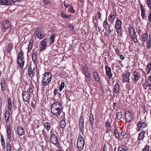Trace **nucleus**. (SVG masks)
I'll return each instance as SVG.
<instances>
[{
  "label": "nucleus",
  "instance_id": "58",
  "mask_svg": "<svg viewBox=\"0 0 151 151\" xmlns=\"http://www.w3.org/2000/svg\"><path fill=\"white\" fill-rule=\"evenodd\" d=\"M85 76L88 78H90V76H91V73L90 72H89L88 73L85 74Z\"/></svg>",
  "mask_w": 151,
  "mask_h": 151
},
{
  "label": "nucleus",
  "instance_id": "5",
  "mask_svg": "<svg viewBox=\"0 0 151 151\" xmlns=\"http://www.w3.org/2000/svg\"><path fill=\"white\" fill-rule=\"evenodd\" d=\"M22 96L24 101L27 102H29L31 95L27 91H23L22 94Z\"/></svg>",
  "mask_w": 151,
  "mask_h": 151
},
{
  "label": "nucleus",
  "instance_id": "60",
  "mask_svg": "<svg viewBox=\"0 0 151 151\" xmlns=\"http://www.w3.org/2000/svg\"><path fill=\"white\" fill-rule=\"evenodd\" d=\"M70 10L72 12H75V11L73 9V7L72 6H71L70 7Z\"/></svg>",
  "mask_w": 151,
  "mask_h": 151
},
{
  "label": "nucleus",
  "instance_id": "52",
  "mask_svg": "<svg viewBox=\"0 0 151 151\" xmlns=\"http://www.w3.org/2000/svg\"><path fill=\"white\" fill-rule=\"evenodd\" d=\"M28 92L29 93L30 95L31 94H33V90L31 87H29L28 89Z\"/></svg>",
  "mask_w": 151,
  "mask_h": 151
},
{
  "label": "nucleus",
  "instance_id": "55",
  "mask_svg": "<svg viewBox=\"0 0 151 151\" xmlns=\"http://www.w3.org/2000/svg\"><path fill=\"white\" fill-rule=\"evenodd\" d=\"M79 130L80 131L82 132V133L83 134V132H84V130H83V128H84V126H79Z\"/></svg>",
  "mask_w": 151,
  "mask_h": 151
},
{
  "label": "nucleus",
  "instance_id": "50",
  "mask_svg": "<svg viewBox=\"0 0 151 151\" xmlns=\"http://www.w3.org/2000/svg\"><path fill=\"white\" fill-rule=\"evenodd\" d=\"M111 126V124H110V122H109V121L108 119L106 122V124H105V126L106 127H110Z\"/></svg>",
  "mask_w": 151,
  "mask_h": 151
},
{
  "label": "nucleus",
  "instance_id": "38",
  "mask_svg": "<svg viewBox=\"0 0 151 151\" xmlns=\"http://www.w3.org/2000/svg\"><path fill=\"white\" fill-rule=\"evenodd\" d=\"M33 42V40H31L30 42H29L28 48V52H29V51L32 49V47L33 46L32 43Z\"/></svg>",
  "mask_w": 151,
  "mask_h": 151
},
{
  "label": "nucleus",
  "instance_id": "25",
  "mask_svg": "<svg viewBox=\"0 0 151 151\" xmlns=\"http://www.w3.org/2000/svg\"><path fill=\"white\" fill-rule=\"evenodd\" d=\"M37 53L34 52L32 54V60L35 64H36L37 62Z\"/></svg>",
  "mask_w": 151,
  "mask_h": 151
},
{
  "label": "nucleus",
  "instance_id": "48",
  "mask_svg": "<svg viewBox=\"0 0 151 151\" xmlns=\"http://www.w3.org/2000/svg\"><path fill=\"white\" fill-rule=\"evenodd\" d=\"M150 149V146L146 145L142 150V151H148Z\"/></svg>",
  "mask_w": 151,
  "mask_h": 151
},
{
  "label": "nucleus",
  "instance_id": "15",
  "mask_svg": "<svg viewBox=\"0 0 151 151\" xmlns=\"http://www.w3.org/2000/svg\"><path fill=\"white\" fill-rule=\"evenodd\" d=\"M120 86L119 83H116L114 88V92L116 93H118L120 91Z\"/></svg>",
  "mask_w": 151,
  "mask_h": 151
},
{
  "label": "nucleus",
  "instance_id": "61",
  "mask_svg": "<svg viewBox=\"0 0 151 151\" xmlns=\"http://www.w3.org/2000/svg\"><path fill=\"white\" fill-rule=\"evenodd\" d=\"M123 32V31L121 29L117 31L118 34H119L121 35L122 34Z\"/></svg>",
  "mask_w": 151,
  "mask_h": 151
},
{
  "label": "nucleus",
  "instance_id": "39",
  "mask_svg": "<svg viewBox=\"0 0 151 151\" xmlns=\"http://www.w3.org/2000/svg\"><path fill=\"white\" fill-rule=\"evenodd\" d=\"M23 51H21L18 54L17 59H24V58L23 56Z\"/></svg>",
  "mask_w": 151,
  "mask_h": 151
},
{
  "label": "nucleus",
  "instance_id": "7",
  "mask_svg": "<svg viewBox=\"0 0 151 151\" xmlns=\"http://www.w3.org/2000/svg\"><path fill=\"white\" fill-rule=\"evenodd\" d=\"M48 40L47 39H45L42 40L40 43V47L39 48V50L40 51H41L46 48V43L47 42Z\"/></svg>",
  "mask_w": 151,
  "mask_h": 151
},
{
  "label": "nucleus",
  "instance_id": "2",
  "mask_svg": "<svg viewBox=\"0 0 151 151\" xmlns=\"http://www.w3.org/2000/svg\"><path fill=\"white\" fill-rule=\"evenodd\" d=\"M52 79L51 74L49 72L45 73L43 76L42 83L43 86H47L49 84Z\"/></svg>",
  "mask_w": 151,
  "mask_h": 151
},
{
  "label": "nucleus",
  "instance_id": "59",
  "mask_svg": "<svg viewBox=\"0 0 151 151\" xmlns=\"http://www.w3.org/2000/svg\"><path fill=\"white\" fill-rule=\"evenodd\" d=\"M50 1V0H44V2L45 4H49Z\"/></svg>",
  "mask_w": 151,
  "mask_h": 151
},
{
  "label": "nucleus",
  "instance_id": "33",
  "mask_svg": "<svg viewBox=\"0 0 151 151\" xmlns=\"http://www.w3.org/2000/svg\"><path fill=\"white\" fill-rule=\"evenodd\" d=\"M145 70L147 74H149L150 72L151 71V63H149L147 66V68Z\"/></svg>",
  "mask_w": 151,
  "mask_h": 151
},
{
  "label": "nucleus",
  "instance_id": "45",
  "mask_svg": "<svg viewBox=\"0 0 151 151\" xmlns=\"http://www.w3.org/2000/svg\"><path fill=\"white\" fill-rule=\"evenodd\" d=\"M1 144L2 146L3 147H5V142L4 138L3 137L2 135H1Z\"/></svg>",
  "mask_w": 151,
  "mask_h": 151
},
{
  "label": "nucleus",
  "instance_id": "22",
  "mask_svg": "<svg viewBox=\"0 0 151 151\" xmlns=\"http://www.w3.org/2000/svg\"><path fill=\"white\" fill-rule=\"evenodd\" d=\"M128 150V147L126 146L122 145L119 147L118 151H127Z\"/></svg>",
  "mask_w": 151,
  "mask_h": 151
},
{
  "label": "nucleus",
  "instance_id": "16",
  "mask_svg": "<svg viewBox=\"0 0 151 151\" xmlns=\"http://www.w3.org/2000/svg\"><path fill=\"white\" fill-rule=\"evenodd\" d=\"M17 132L19 136H21L24 134V129L21 127H18Z\"/></svg>",
  "mask_w": 151,
  "mask_h": 151
},
{
  "label": "nucleus",
  "instance_id": "57",
  "mask_svg": "<svg viewBox=\"0 0 151 151\" xmlns=\"http://www.w3.org/2000/svg\"><path fill=\"white\" fill-rule=\"evenodd\" d=\"M69 28H70V30L73 31L74 30V27L72 25H70L68 26Z\"/></svg>",
  "mask_w": 151,
  "mask_h": 151
},
{
  "label": "nucleus",
  "instance_id": "40",
  "mask_svg": "<svg viewBox=\"0 0 151 151\" xmlns=\"http://www.w3.org/2000/svg\"><path fill=\"white\" fill-rule=\"evenodd\" d=\"M8 108L9 110H11L12 108V103L11 100L9 99H8Z\"/></svg>",
  "mask_w": 151,
  "mask_h": 151
},
{
  "label": "nucleus",
  "instance_id": "30",
  "mask_svg": "<svg viewBox=\"0 0 151 151\" xmlns=\"http://www.w3.org/2000/svg\"><path fill=\"white\" fill-rule=\"evenodd\" d=\"M148 80L145 81V83L146 84L147 87H151V76H149L148 77Z\"/></svg>",
  "mask_w": 151,
  "mask_h": 151
},
{
  "label": "nucleus",
  "instance_id": "34",
  "mask_svg": "<svg viewBox=\"0 0 151 151\" xmlns=\"http://www.w3.org/2000/svg\"><path fill=\"white\" fill-rule=\"evenodd\" d=\"M44 126L45 128L46 129L47 131H49L50 129L51 128L50 124L49 122H45L44 124Z\"/></svg>",
  "mask_w": 151,
  "mask_h": 151
},
{
  "label": "nucleus",
  "instance_id": "53",
  "mask_svg": "<svg viewBox=\"0 0 151 151\" xmlns=\"http://www.w3.org/2000/svg\"><path fill=\"white\" fill-rule=\"evenodd\" d=\"M150 40H148V41L147 43V47L150 48L151 47V44H150Z\"/></svg>",
  "mask_w": 151,
  "mask_h": 151
},
{
  "label": "nucleus",
  "instance_id": "6",
  "mask_svg": "<svg viewBox=\"0 0 151 151\" xmlns=\"http://www.w3.org/2000/svg\"><path fill=\"white\" fill-rule=\"evenodd\" d=\"M35 35L40 40H41L45 36L43 32L42 31L41 28L39 27L37 28L35 32Z\"/></svg>",
  "mask_w": 151,
  "mask_h": 151
},
{
  "label": "nucleus",
  "instance_id": "29",
  "mask_svg": "<svg viewBox=\"0 0 151 151\" xmlns=\"http://www.w3.org/2000/svg\"><path fill=\"white\" fill-rule=\"evenodd\" d=\"M66 126V122L65 120L62 119L60 122V126L63 129Z\"/></svg>",
  "mask_w": 151,
  "mask_h": 151
},
{
  "label": "nucleus",
  "instance_id": "11",
  "mask_svg": "<svg viewBox=\"0 0 151 151\" xmlns=\"http://www.w3.org/2000/svg\"><path fill=\"white\" fill-rule=\"evenodd\" d=\"M146 133V131L142 130L138 134L137 141L140 142L141 140H143Z\"/></svg>",
  "mask_w": 151,
  "mask_h": 151
},
{
  "label": "nucleus",
  "instance_id": "49",
  "mask_svg": "<svg viewBox=\"0 0 151 151\" xmlns=\"http://www.w3.org/2000/svg\"><path fill=\"white\" fill-rule=\"evenodd\" d=\"M6 147L7 151H11V146L9 143L6 144Z\"/></svg>",
  "mask_w": 151,
  "mask_h": 151
},
{
  "label": "nucleus",
  "instance_id": "17",
  "mask_svg": "<svg viewBox=\"0 0 151 151\" xmlns=\"http://www.w3.org/2000/svg\"><path fill=\"white\" fill-rule=\"evenodd\" d=\"M11 3L10 1L8 0H0V5L9 6Z\"/></svg>",
  "mask_w": 151,
  "mask_h": 151
},
{
  "label": "nucleus",
  "instance_id": "13",
  "mask_svg": "<svg viewBox=\"0 0 151 151\" xmlns=\"http://www.w3.org/2000/svg\"><path fill=\"white\" fill-rule=\"evenodd\" d=\"M116 15V13L115 12H113L111 13L109 17V20L110 22L112 23L113 22Z\"/></svg>",
  "mask_w": 151,
  "mask_h": 151
},
{
  "label": "nucleus",
  "instance_id": "10",
  "mask_svg": "<svg viewBox=\"0 0 151 151\" xmlns=\"http://www.w3.org/2000/svg\"><path fill=\"white\" fill-rule=\"evenodd\" d=\"M106 74L109 78H111L113 76V74L111 71V68L108 65H106L105 67Z\"/></svg>",
  "mask_w": 151,
  "mask_h": 151
},
{
  "label": "nucleus",
  "instance_id": "44",
  "mask_svg": "<svg viewBox=\"0 0 151 151\" xmlns=\"http://www.w3.org/2000/svg\"><path fill=\"white\" fill-rule=\"evenodd\" d=\"M88 68L87 66L86 67H83V69L84 74L89 72L88 70Z\"/></svg>",
  "mask_w": 151,
  "mask_h": 151
},
{
  "label": "nucleus",
  "instance_id": "4",
  "mask_svg": "<svg viewBox=\"0 0 151 151\" xmlns=\"http://www.w3.org/2000/svg\"><path fill=\"white\" fill-rule=\"evenodd\" d=\"M147 125V123L146 122H143L142 121H139L137 124V127L138 128L137 129V132H139L141 130H142V129L146 127Z\"/></svg>",
  "mask_w": 151,
  "mask_h": 151
},
{
  "label": "nucleus",
  "instance_id": "51",
  "mask_svg": "<svg viewBox=\"0 0 151 151\" xmlns=\"http://www.w3.org/2000/svg\"><path fill=\"white\" fill-rule=\"evenodd\" d=\"M58 90L57 88H55L54 89L53 93H54V96H56L57 93H58Z\"/></svg>",
  "mask_w": 151,
  "mask_h": 151
},
{
  "label": "nucleus",
  "instance_id": "46",
  "mask_svg": "<svg viewBox=\"0 0 151 151\" xmlns=\"http://www.w3.org/2000/svg\"><path fill=\"white\" fill-rule=\"evenodd\" d=\"M65 87V83L64 82L61 83L60 86L59 88L60 91H61Z\"/></svg>",
  "mask_w": 151,
  "mask_h": 151
},
{
  "label": "nucleus",
  "instance_id": "37",
  "mask_svg": "<svg viewBox=\"0 0 151 151\" xmlns=\"http://www.w3.org/2000/svg\"><path fill=\"white\" fill-rule=\"evenodd\" d=\"M130 73L128 74L127 73H125L124 76V78L125 81L127 83L129 82V76Z\"/></svg>",
  "mask_w": 151,
  "mask_h": 151
},
{
  "label": "nucleus",
  "instance_id": "14",
  "mask_svg": "<svg viewBox=\"0 0 151 151\" xmlns=\"http://www.w3.org/2000/svg\"><path fill=\"white\" fill-rule=\"evenodd\" d=\"M6 132L7 138L10 141L11 140V130L10 125L9 124H7L6 125Z\"/></svg>",
  "mask_w": 151,
  "mask_h": 151
},
{
  "label": "nucleus",
  "instance_id": "8",
  "mask_svg": "<svg viewBox=\"0 0 151 151\" xmlns=\"http://www.w3.org/2000/svg\"><path fill=\"white\" fill-rule=\"evenodd\" d=\"M50 141L52 144L55 145L57 143L58 141V137L54 134H51Z\"/></svg>",
  "mask_w": 151,
  "mask_h": 151
},
{
  "label": "nucleus",
  "instance_id": "31",
  "mask_svg": "<svg viewBox=\"0 0 151 151\" xmlns=\"http://www.w3.org/2000/svg\"><path fill=\"white\" fill-rule=\"evenodd\" d=\"M89 122L92 127H93V122L94 121V117L92 114H90L89 116Z\"/></svg>",
  "mask_w": 151,
  "mask_h": 151
},
{
  "label": "nucleus",
  "instance_id": "3",
  "mask_svg": "<svg viewBox=\"0 0 151 151\" xmlns=\"http://www.w3.org/2000/svg\"><path fill=\"white\" fill-rule=\"evenodd\" d=\"M84 145V139L81 135H79L78 139L77 147L80 150H82Z\"/></svg>",
  "mask_w": 151,
  "mask_h": 151
},
{
  "label": "nucleus",
  "instance_id": "36",
  "mask_svg": "<svg viewBox=\"0 0 151 151\" xmlns=\"http://www.w3.org/2000/svg\"><path fill=\"white\" fill-rule=\"evenodd\" d=\"M84 118L83 116H81L79 119V126H84Z\"/></svg>",
  "mask_w": 151,
  "mask_h": 151
},
{
  "label": "nucleus",
  "instance_id": "12",
  "mask_svg": "<svg viewBox=\"0 0 151 151\" xmlns=\"http://www.w3.org/2000/svg\"><path fill=\"white\" fill-rule=\"evenodd\" d=\"M125 117L126 120L128 122H130L132 119L133 118L132 114L128 111H126Z\"/></svg>",
  "mask_w": 151,
  "mask_h": 151
},
{
  "label": "nucleus",
  "instance_id": "62",
  "mask_svg": "<svg viewBox=\"0 0 151 151\" xmlns=\"http://www.w3.org/2000/svg\"><path fill=\"white\" fill-rule=\"evenodd\" d=\"M101 12L99 11H98L97 12V15L98 16V17L99 19H100L101 18Z\"/></svg>",
  "mask_w": 151,
  "mask_h": 151
},
{
  "label": "nucleus",
  "instance_id": "28",
  "mask_svg": "<svg viewBox=\"0 0 151 151\" xmlns=\"http://www.w3.org/2000/svg\"><path fill=\"white\" fill-rule=\"evenodd\" d=\"M10 113L9 111L7 110L6 111L5 114V121L6 123H7L9 120Z\"/></svg>",
  "mask_w": 151,
  "mask_h": 151
},
{
  "label": "nucleus",
  "instance_id": "26",
  "mask_svg": "<svg viewBox=\"0 0 151 151\" xmlns=\"http://www.w3.org/2000/svg\"><path fill=\"white\" fill-rule=\"evenodd\" d=\"M3 25L4 27L6 29L10 27L11 24L9 21L6 20L3 21Z\"/></svg>",
  "mask_w": 151,
  "mask_h": 151
},
{
  "label": "nucleus",
  "instance_id": "21",
  "mask_svg": "<svg viewBox=\"0 0 151 151\" xmlns=\"http://www.w3.org/2000/svg\"><path fill=\"white\" fill-rule=\"evenodd\" d=\"M93 74L95 81L98 82H99L100 81V77L99 73L96 71H94Z\"/></svg>",
  "mask_w": 151,
  "mask_h": 151
},
{
  "label": "nucleus",
  "instance_id": "24",
  "mask_svg": "<svg viewBox=\"0 0 151 151\" xmlns=\"http://www.w3.org/2000/svg\"><path fill=\"white\" fill-rule=\"evenodd\" d=\"M24 59H17V63L20 68H23L24 63Z\"/></svg>",
  "mask_w": 151,
  "mask_h": 151
},
{
  "label": "nucleus",
  "instance_id": "47",
  "mask_svg": "<svg viewBox=\"0 0 151 151\" xmlns=\"http://www.w3.org/2000/svg\"><path fill=\"white\" fill-rule=\"evenodd\" d=\"M107 25H108V24L107 22V19L106 18L103 23V26L105 28H107Z\"/></svg>",
  "mask_w": 151,
  "mask_h": 151
},
{
  "label": "nucleus",
  "instance_id": "35",
  "mask_svg": "<svg viewBox=\"0 0 151 151\" xmlns=\"http://www.w3.org/2000/svg\"><path fill=\"white\" fill-rule=\"evenodd\" d=\"M147 34L146 33H145L142 35L141 36L142 40L144 42H145L147 40Z\"/></svg>",
  "mask_w": 151,
  "mask_h": 151
},
{
  "label": "nucleus",
  "instance_id": "64",
  "mask_svg": "<svg viewBox=\"0 0 151 151\" xmlns=\"http://www.w3.org/2000/svg\"><path fill=\"white\" fill-rule=\"evenodd\" d=\"M113 30H111V29H108L107 30V33L108 34H110L111 32L112 31H113Z\"/></svg>",
  "mask_w": 151,
  "mask_h": 151
},
{
  "label": "nucleus",
  "instance_id": "18",
  "mask_svg": "<svg viewBox=\"0 0 151 151\" xmlns=\"http://www.w3.org/2000/svg\"><path fill=\"white\" fill-rule=\"evenodd\" d=\"M1 89L2 92L4 91L6 89V81L4 80L1 81L0 82Z\"/></svg>",
  "mask_w": 151,
  "mask_h": 151
},
{
  "label": "nucleus",
  "instance_id": "1",
  "mask_svg": "<svg viewBox=\"0 0 151 151\" xmlns=\"http://www.w3.org/2000/svg\"><path fill=\"white\" fill-rule=\"evenodd\" d=\"M63 110L61 104L58 102L54 103L51 106V111L52 114L57 117L60 116Z\"/></svg>",
  "mask_w": 151,
  "mask_h": 151
},
{
  "label": "nucleus",
  "instance_id": "23",
  "mask_svg": "<svg viewBox=\"0 0 151 151\" xmlns=\"http://www.w3.org/2000/svg\"><path fill=\"white\" fill-rule=\"evenodd\" d=\"M122 26V22L119 20H117L115 24V27L116 29L118 30L121 29Z\"/></svg>",
  "mask_w": 151,
  "mask_h": 151
},
{
  "label": "nucleus",
  "instance_id": "42",
  "mask_svg": "<svg viewBox=\"0 0 151 151\" xmlns=\"http://www.w3.org/2000/svg\"><path fill=\"white\" fill-rule=\"evenodd\" d=\"M137 34H135L133 36H131L132 38L133 39V40L135 42H137Z\"/></svg>",
  "mask_w": 151,
  "mask_h": 151
},
{
  "label": "nucleus",
  "instance_id": "41",
  "mask_svg": "<svg viewBox=\"0 0 151 151\" xmlns=\"http://www.w3.org/2000/svg\"><path fill=\"white\" fill-rule=\"evenodd\" d=\"M114 134L116 137L117 139H119V135L116 128L114 131Z\"/></svg>",
  "mask_w": 151,
  "mask_h": 151
},
{
  "label": "nucleus",
  "instance_id": "19",
  "mask_svg": "<svg viewBox=\"0 0 151 151\" xmlns=\"http://www.w3.org/2000/svg\"><path fill=\"white\" fill-rule=\"evenodd\" d=\"M35 69L34 68L32 70L30 67H29L28 70V75L31 77H33L35 73Z\"/></svg>",
  "mask_w": 151,
  "mask_h": 151
},
{
  "label": "nucleus",
  "instance_id": "20",
  "mask_svg": "<svg viewBox=\"0 0 151 151\" xmlns=\"http://www.w3.org/2000/svg\"><path fill=\"white\" fill-rule=\"evenodd\" d=\"M129 32L131 36L137 34L134 29V27L133 26H130L128 28Z\"/></svg>",
  "mask_w": 151,
  "mask_h": 151
},
{
  "label": "nucleus",
  "instance_id": "63",
  "mask_svg": "<svg viewBox=\"0 0 151 151\" xmlns=\"http://www.w3.org/2000/svg\"><path fill=\"white\" fill-rule=\"evenodd\" d=\"M111 129H109V128H107L106 130V133H109L110 131H111Z\"/></svg>",
  "mask_w": 151,
  "mask_h": 151
},
{
  "label": "nucleus",
  "instance_id": "54",
  "mask_svg": "<svg viewBox=\"0 0 151 151\" xmlns=\"http://www.w3.org/2000/svg\"><path fill=\"white\" fill-rule=\"evenodd\" d=\"M141 16L142 17V18L143 19H144L145 18H146L145 16V11H141Z\"/></svg>",
  "mask_w": 151,
  "mask_h": 151
},
{
  "label": "nucleus",
  "instance_id": "27",
  "mask_svg": "<svg viewBox=\"0 0 151 151\" xmlns=\"http://www.w3.org/2000/svg\"><path fill=\"white\" fill-rule=\"evenodd\" d=\"M56 36V34H53L50 37L49 40L50 41V45L53 44L55 40V38Z\"/></svg>",
  "mask_w": 151,
  "mask_h": 151
},
{
  "label": "nucleus",
  "instance_id": "9",
  "mask_svg": "<svg viewBox=\"0 0 151 151\" xmlns=\"http://www.w3.org/2000/svg\"><path fill=\"white\" fill-rule=\"evenodd\" d=\"M134 77L132 79V81L134 83H136L140 77V75L139 72L135 71L133 73Z\"/></svg>",
  "mask_w": 151,
  "mask_h": 151
},
{
  "label": "nucleus",
  "instance_id": "56",
  "mask_svg": "<svg viewBox=\"0 0 151 151\" xmlns=\"http://www.w3.org/2000/svg\"><path fill=\"white\" fill-rule=\"evenodd\" d=\"M71 16V15L70 14H65L64 15V18H69Z\"/></svg>",
  "mask_w": 151,
  "mask_h": 151
},
{
  "label": "nucleus",
  "instance_id": "32",
  "mask_svg": "<svg viewBox=\"0 0 151 151\" xmlns=\"http://www.w3.org/2000/svg\"><path fill=\"white\" fill-rule=\"evenodd\" d=\"M13 45L12 43H9L7 46L6 49L8 52H10L13 48Z\"/></svg>",
  "mask_w": 151,
  "mask_h": 151
},
{
  "label": "nucleus",
  "instance_id": "43",
  "mask_svg": "<svg viewBox=\"0 0 151 151\" xmlns=\"http://www.w3.org/2000/svg\"><path fill=\"white\" fill-rule=\"evenodd\" d=\"M122 114L121 112H119L117 113L116 115L117 118L118 119H120L122 117Z\"/></svg>",
  "mask_w": 151,
  "mask_h": 151
}]
</instances>
